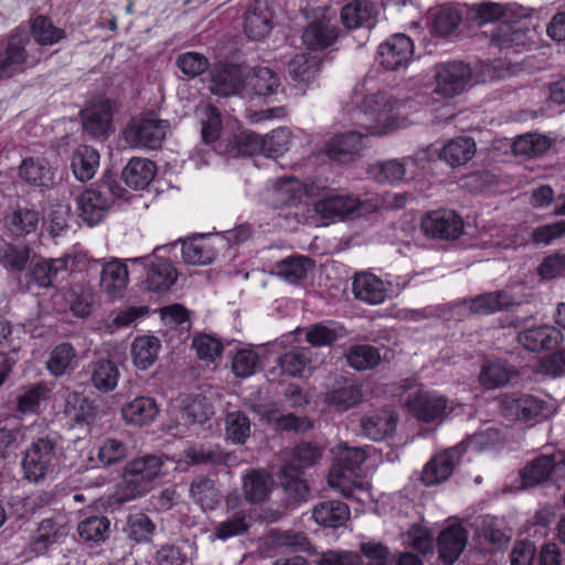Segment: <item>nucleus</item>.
Returning <instances> with one entry per match:
<instances>
[{"label":"nucleus","mask_w":565,"mask_h":565,"mask_svg":"<svg viewBox=\"0 0 565 565\" xmlns=\"http://www.w3.org/2000/svg\"><path fill=\"white\" fill-rule=\"evenodd\" d=\"M394 102L384 93L364 98L362 107L354 109L353 119L364 131L338 134L326 143V154L333 161L345 162L362 149V139L369 135H385L392 128Z\"/></svg>","instance_id":"nucleus-1"},{"label":"nucleus","mask_w":565,"mask_h":565,"mask_svg":"<svg viewBox=\"0 0 565 565\" xmlns=\"http://www.w3.org/2000/svg\"><path fill=\"white\" fill-rule=\"evenodd\" d=\"M63 443L57 431L39 434L23 452V478L34 484L42 482L58 466L63 457Z\"/></svg>","instance_id":"nucleus-2"},{"label":"nucleus","mask_w":565,"mask_h":565,"mask_svg":"<svg viewBox=\"0 0 565 565\" xmlns=\"http://www.w3.org/2000/svg\"><path fill=\"white\" fill-rule=\"evenodd\" d=\"M127 193L116 178L106 172L102 179L86 189L76 200L78 215L88 226L97 225L114 203Z\"/></svg>","instance_id":"nucleus-3"},{"label":"nucleus","mask_w":565,"mask_h":565,"mask_svg":"<svg viewBox=\"0 0 565 565\" xmlns=\"http://www.w3.org/2000/svg\"><path fill=\"white\" fill-rule=\"evenodd\" d=\"M163 460L158 455H145L126 463L122 479L117 486L119 502H128L145 495L153 487V481L161 473Z\"/></svg>","instance_id":"nucleus-4"},{"label":"nucleus","mask_w":565,"mask_h":565,"mask_svg":"<svg viewBox=\"0 0 565 565\" xmlns=\"http://www.w3.org/2000/svg\"><path fill=\"white\" fill-rule=\"evenodd\" d=\"M366 454L361 447L340 446L337 455V467L329 473V486L345 498H353L356 490H362L361 481H351L353 471L365 461Z\"/></svg>","instance_id":"nucleus-5"},{"label":"nucleus","mask_w":565,"mask_h":565,"mask_svg":"<svg viewBox=\"0 0 565 565\" xmlns=\"http://www.w3.org/2000/svg\"><path fill=\"white\" fill-rule=\"evenodd\" d=\"M30 42L29 31L23 26L15 28L0 39V81L10 78L25 68L30 60L26 50Z\"/></svg>","instance_id":"nucleus-6"},{"label":"nucleus","mask_w":565,"mask_h":565,"mask_svg":"<svg viewBox=\"0 0 565 565\" xmlns=\"http://www.w3.org/2000/svg\"><path fill=\"white\" fill-rule=\"evenodd\" d=\"M377 203L372 200H360L351 195L330 194L315 203V211L322 218L334 221L345 217H360L373 213Z\"/></svg>","instance_id":"nucleus-7"},{"label":"nucleus","mask_w":565,"mask_h":565,"mask_svg":"<svg viewBox=\"0 0 565 565\" xmlns=\"http://www.w3.org/2000/svg\"><path fill=\"white\" fill-rule=\"evenodd\" d=\"M169 121L156 117L132 118L122 131L125 141L132 148L159 149L166 138Z\"/></svg>","instance_id":"nucleus-8"},{"label":"nucleus","mask_w":565,"mask_h":565,"mask_svg":"<svg viewBox=\"0 0 565 565\" xmlns=\"http://www.w3.org/2000/svg\"><path fill=\"white\" fill-rule=\"evenodd\" d=\"M502 415L510 420L534 425L548 417L550 405L543 399L529 394L511 395L501 403Z\"/></svg>","instance_id":"nucleus-9"},{"label":"nucleus","mask_w":565,"mask_h":565,"mask_svg":"<svg viewBox=\"0 0 565 565\" xmlns=\"http://www.w3.org/2000/svg\"><path fill=\"white\" fill-rule=\"evenodd\" d=\"M471 68L462 62H447L435 66L434 93L443 98L461 94L471 82Z\"/></svg>","instance_id":"nucleus-10"},{"label":"nucleus","mask_w":565,"mask_h":565,"mask_svg":"<svg viewBox=\"0 0 565 565\" xmlns=\"http://www.w3.org/2000/svg\"><path fill=\"white\" fill-rule=\"evenodd\" d=\"M364 398L362 385L345 376H337L322 393V402L337 413L359 406Z\"/></svg>","instance_id":"nucleus-11"},{"label":"nucleus","mask_w":565,"mask_h":565,"mask_svg":"<svg viewBox=\"0 0 565 565\" xmlns=\"http://www.w3.org/2000/svg\"><path fill=\"white\" fill-rule=\"evenodd\" d=\"M565 470V456L562 451L540 455L520 471L522 488L542 484Z\"/></svg>","instance_id":"nucleus-12"},{"label":"nucleus","mask_w":565,"mask_h":565,"mask_svg":"<svg viewBox=\"0 0 565 565\" xmlns=\"http://www.w3.org/2000/svg\"><path fill=\"white\" fill-rule=\"evenodd\" d=\"M466 450L467 443L462 441L433 457L423 469L420 478L423 483L431 487L446 481L461 461Z\"/></svg>","instance_id":"nucleus-13"},{"label":"nucleus","mask_w":565,"mask_h":565,"mask_svg":"<svg viewBox=\"0 0 565 565\" xmlns=\"http://www.w3.org/2000/svg\"><path fill=\"white\" fill-rule=\"evenodd\" d=\"M422 230L428 237L451 241L462 233L463 222L452 210H437L422 220Z\"/></svg>","instance_id":"nucleus-14"},{"label":"nucleus","mask_w":565,"mask_h":565,"mask_svg":"<svg viewBox=\"0 0 565 565\" xmlns=\"http://www.w3.org/2000/svg\"><path fill=\"white\" fill-rule=\"evenodd\" d=\"M337 20L327 9L320 17L316 15L303 30L302 43L310 50H323L331 46L338 39Z\"/></svg>","instance_id":"nucleus-15"},{"label":"nucleus","mask_w":565,"mask_h":565,"mask_svg":"<svg viewBox=\"0 0 565 565\" xmlns=\"http://www.w3.org/2000/svg\"><path fill=\"white\" fill-rule=\"evenodd\" d=\"M278 484L284 492V505L295 510L311 498V489L305 473L296 471L291 466H281L277 472Z\"/></svg>","instance_id":"nucleus-16"},{"label":"nucleus","mask_w":565,"mask_h":565,"mask_svg":"<svg viewBox=\"0 0 565 565\" xmlns=\"http://www.w3.org/2000/svg\"><path fill=\"white\" fill-rule=\"evenodd\" d=\"M116 104L110 99L93 102L81 111L85 131L94 138H106L111 130Z\"/></svg>","instance_id":"nucleus-17"},{"label":"nucleus","mask_w":565,"mask_h":565,"mask_svg":"<svg viewBox=\"0 0 565 565\" xmlns=\"http://www.w3.org/2000/svg\"><path fill=\"white\" fill-rule=\"evenodd\" d=\"M413 52L412 39L404 33H397L391 35L379 46L377 60L384 68L395 71L408 64Z\"/></svg>","instance_id":"nucleus-18"},{"label":"nucleus","mask_w":565,"mask_h":565,"mask_svg":"<svg viewBox=\"0 0 565 565\" xmlns=\"http://www.w3.org/2000/svg\"><path fill=\"white\" fill-rule=\"evenodd\" d=\"M531 31L523 20H502L491 32L490 43L501 51L513 50L525 46L532 41Z\"/></svg>","instance_id":"nucleus-19"},{"label":"nucleus","mask_w":565,"mask_h":565,"mask_svg":"<svg viewBox=\"0 0 565 565\" xmlns=\"http://www.w3.org/2000/svg\"><path fill=\"white\" fill-rule=\"evenodd\" d=\"M224 242L217 235L198 234L182 244V258L189 265L205 266L212 264Z\"/></svg>","instance_id":"nucleus-20"},{"label":"nucleus","mask_w":565,"mask_h":565,"mask_svg":"<svg viewBox=\"0 0 565 565\" xmlns=\"http://www.w3.org/2000/svg\"><path fill=\"white\" fill-rule=\"evenodd\" d=\"M210 90L213 95L230 97L245 93L246 74L235 64L216 65L211 71Z\"/></svg>","instance_id":"nucleus-21"},{"label":"nucleus","mask_w":565,"mask_h":565,"mask_svg":"<svg viewBox=\"0 0 565 565\" xmlns=\"http://www.w3.org/2000/svg\"><path fill=\"white\" fill-rule=\"evenodd\" d=\"M83 372L87 383L103 394L115 391L120 379L118 364L109 358L92 360Z\"/></svg>","instance_id":"nucleus-22"},{"label":"nucleus","mask_w":565,"mask_h":565,"mask_svg":"<svg viewBox=\"0 0 565 565\" xmlns=\"http://www.w3.org/2000/svg\"><path fill=\"white\" fill-rule=\"evenodd\" d=\"M141 263L147 269V288L153 292L168 290L177 280V271L171 263L158 259L156 256H145L130 259Z\"/></svg>","instance_id":"nucleus-23"},{"label":"nucleus","mask_w":565,"mask_h":565,"mask_svg":"<svg viewBox=\"0 0 565 565\" xmlns=\"http://www.w3.org/2000/svg\"><path fill=\"white\" fill-rule=\"evenodd\" d=\"M214 151L232 158L264 153L263 136L253 131H243L227 137V141L214 146Z\"/></svg>","instance_id":"nucleus-24"},{"label":"nucleus","mask_w":565,"mask_h":565,"mask_svg":"<svg viewBox=\"0 0 565 565\" xmlns=\"http://www.w3.org/2000/svg\"><path fill=\"white\" fill-rule=\"evenodd\" d=\"M447 398L431 392H417L407 402L412 414L422 422L441 420L447 408Z\"/></svg>","instance_id":"nucleus-25"},{"label":"nucleus","mask_w":565,"mask_h":565,"mask_svg":"<svg viewBox=\"0 0 565 565\" xmlns=\"http://www.w3.org/2000/svg\"><path fill=\"white\" fill-rule=\"evenodd\" d=\"M74 258L65 256L63 258H55L51 260L32 259L28 271L29 281L36 284L41 288L54 286L58 280V276L72 269Z\"/></svg>","instance_id":"nucleus-26"},{"label":"nucleus","mask_w":565,"mask_h":565,"mask_svg":"<svg viewBox=\"0 0 565 565\" xmlns=\"http://www.w3.org/2000/svg\"><path fill=\"white\" fill-rule=\"evenodd\" d=\"M273 29V12L264 1H255L244 15V32L249 40L260 41Z\"/></svg>","instance_id":"nucleus-27"},{"label":"nucleus","mask_w":565,"mask_h":565,"mask_svg":"<svg viewBox=\"0 0 565 565\" xmlns=\"http://www.w3.org/2000/svg\"><path fill=\"white\" fill-rule=\"evenodd\" d=\"M313 521L326 529H338L350 520L349 505L335 499L322 500L312 508Z\"/></svg>","instance_id":"nucleus-28"},{"label":"nucleus","mask_w":565,"mask_h":565,"mask_svg":"<svg viewBox=\"0 0 565 565\" xmlns=\"http://www.w3.org/2000/svg\"><path fill=\"white\" fill-rule=\"evenodd\" d=\"M562 339V332L551 326L526 329L518 334L519 343L532 352L553 350L559 344Z\"/></svg>","instance_id":"nucleus-29"},{"label":"nucleus","mask_w":565,"mask_h":565,"mask_svg":"<svg viewBox=\"0 0 565 565\" xmlns=\"http://www.w3.org/2000/svg\"><path fill=\"white\" fill-rule=\"evenodd\" d=\"M281 83L278 74L269 67H254L246 74L245 93L257 97H270L278 93Z\"/></svg>","instance_id":"nucleus-30"},{"label":"nucleus","mask_w":565,"mask_h":565,"mask_svg":"<svg viewBox=\"0 0 565 565\" xmlns=\"http://www.w3.org/2000/svg\"><path fill=\"white\" fill-rule=\"evenodd\" d=\"M398 416L395 412L383 409L361 419V433L371 440L380 441L394 434Z\"/></svg>","instance_id":"nucleus-31"},{"label":"nucleus","mask_w":565,"mask_h":565,"mask_svg":"<svg viewBox=\"0 0 565 565\" xmlns=\"http://www.w3.org/2000/svg\"><path fill=\"white\" fill-rule=\"evenodd\" d=\"M352 291L356 299L369 305L382 303L386 298L384 281L371 273H359L353 277Z\"/></svg>","instance_id":"nucleus-32"},{"label":"nucleus","mask_w":565,"mask_h":565,"mask_svg":"<svg viewBox=\"0 0 565 565\" xmlns=\"http://www.w3.org/2000/svg\"><path fill=\"white\" fill-rule=\"evenodd\" d=\"M97 406L83 393L72 391L65 396L64 414L77 425H90L97 417Z\"/></svg>","instance_id":"nucleus-33"},{"label":"nucleus","mask_w":565,"mask_h":565,"mask_svg":"<svg viewBox=\"0 0 565 565\" xmlns=\"http://www.w3.org/2000/svg\"><path fill=\"white\" fill-rule=\"evenodd\" d=\"M19 177L28 184L49 189L54 182V172L43 158H26L19 167Z\"/></svg>","instance_id":"nucleus-34"},{"label":"nucleus","mask_w":565,"mask_h":565,"mask_svg":"<svg viewBox=\"0 0 565 565\" xmlns=\"http://www.w3.org/2000/svg\"><path fill=\"white\" fill-rule=\"evenodd\" d=\"M189 493L194 503L203 511L217 509L222 500V493L216 487V482L205 476H199L192 480Z\"/></svg>","instance_id":"nucleus-35"},{"label":"nucleus","mask_w":565,"mask_h":565,"mask_svg":"<svg viewBox=\"0 0 565 565\" xmlns=\"http://www.w3.org/2000/svg\"><path fill=\"white\" fill-rule=\"evenodd\" d=\"M473 138L460 136L449 140L440 150L439 158L452 168L468 163L476 154Z\"/></svg>","instance_id":"nucleus-36"},{"label":"nucleus","mask_w":565,"mask_h":565,"mask_svg":"<svg viewBox=\"0 0 565 565\" xmlns=\"http://www.w3.org/2000/svg\"><path fill=\"white\" fill-rule=\"evenodd\" d=\"M159 407L152 397L139 396L121 408L124 420L129 425L145 426L154 420Z\"/></svg>","instance_id":"nucleus-37"},{"label":"nucleus","mask_w":565,"mask_h":565,"mask_svg":"<svg viewBox=\"0 0 565 565\" xmlns=\"http://www.w3.org/2000/svg\"><path fill=\"white\" fill-rule=\"evenodd\" d=\"M129 274L125 263L113 259L103 265L100 271V288L111 298H116L128 285Z\"/></svg>","instance_id":"nucleus-38"},{"label":"nucleus","mask_w":565,"mask_h":565,"mask_svg":"<svg viewBox=\"0 0 565 565\" xmlns=\"http://www.w3.org/2000/svg\"><path fill=\"white\" fill-rule=\"evenodd\" d=\"M467 544V533L461 526L443 530L438 536L439 557L446 564L455 563Z\"/></svg>","instance_id":"nucleus-39"},{"label":"nucleus","mask_w":565,"mask_h":565,"mask_svg":"<svg viewBox=\"0 0 565 565\" xmlns=\"http://www.w3.org/2000/svg\"><path fill=\"white\" fill-rule=\"evenodd\" d=\"M156 171V164L151 160L131 158L122 170L121 178L129 188L143 190L153 180Z\"/></svg>","instance_id":"nucleus-40"},{"label":"nucleus","mask_w":565,"mask_h":565,"mask_svg":"<svg viewBox=\"0 0 565 565\" xmlns=\"http://www.w3.org/2000/svg\"><path fill=\"white\" fill-rule=\"evenodd\" d=\"M315 267L313 260L307 256H289L275 264L274 273L288 281L298 285L303 281Z\"/></svg>","instance_id":"nucleus-41"},{"label":"nucleus","mask_w":565,"mask_h":565,"mask_svg":"<svg viewBox=\"0 0 565 565\" xmlns=\"http://www.w3.org/2000/svg\"><path fill=\"white\" fill-rule=\"evenodd\" d=\"M345 335V328L334 321L318 322L306 328V341L315 348L330 347Z\"/></svg>","instance_id":"nucleus-42"},{"label":"nucleus","mask_w":565,"mask_h":565,"mask_svg":"<svg viewBox=\"0 0 565 565\" xmlns=\"http://www.w3.org/2000/svg\"><path fill=\"white\" fill-rule=\"evenodd\" d=\"M99 166V153L90 146H78L72 156V171L81 182L89 181Z\"/></svg>","instance_id":"nucleus-43"},{"label":"nucleus","mask_w":565,"mask_h":565,"mask_svg":"<svg viewBox=\"0 0 565 565\" xmlns=\"http://www.w3.org/2000/svg\"><path fill=\"white\" fill-rule=\"evenodd\" d=\"M515 376L516 372L512 365L505 361L494 360L483 363L479 381L484 388L493 390L504 386Z\"/></svg>","instance_id":"nucleus-44"},{"label":"nucleus","mask_w":565,"mask_h":565,"mask_svg":"<svg viewBox=\"0 0 565 565\" xmlns=\"http://www.w3.org/2000/svg\"><path fill=\"white\" fill-rule=\"evenodd\" d=\"M322 60L317 54L301 53L288 63V74L297 83H310L321 70Z\"/></svg>","instance_id":"nucleus-45"},{"label":"nucleus","mask_w":565,"mask_h":565,"mask_svg":"<svg viewBox=\"0 0 565 565\" xmlns=\"http://www.w3.org/2000/svg\"><path fill=\"white\" fill-rule=\"evenodd\" d=\"M201 138L206 147L214 150V146L218 142L227 141V138L222 137V119L218 109L209 104L201 109Z\"/></svg>","instance_id":"nucleus-46"},{"label":"nucleus","mask_w":565,"mask_h":565,"mask_svg":"<svg viewBox=\"0 0 565 565\" xmlns=\"http://www.w3.org/2000/svg\"><path fill=\"white\" fill-rule=\"evenodd\" d=\"M271 486L273 479L269 473L263 470H252L243 479L245 499L250 503L263 502L267 499Z\"/></svg>","instance_id":"nucleus-47"},{"label":"nucleus","mask_w":565,"mask_h":565,"mask_svg":"<svg viewBox=\"0 0 565 565\" xmlns=\"http://www.w3.org/2000/svg\"><path fill=\"white\" fill-rule=\"evenodd\" d=\"M225 439L234 445H244L250 436V419L241 409L228 411L224 417Z\"/></svg>","instance_id":"nucleus-48"},{"label":"nucleus","mask_w":565,"mask_h":565,"mask_svg":"<svg viewBox=\"0 0 565 565\" xmlns=\"http://www.w3.org/2000/svg\"><path fill=\"white\" fill-rule=\"evenodd\" d=\"M160 348L161 343L157 337L142 335L136 338L131 345L134 364L139 370L149 369L157 361Z\"/></svg>","instance_id":"nucleus-49"},{"label":"nucleus","mask_w":565,"mask_h":565,"mask_svg":"<svg viewBox=\"0 0 565 565\" xmlns=\"http://www.w3.org/2000/svg\"><path fill=\"white\" fill-rule=\"evenodd\" d=\"M514 305L513 297L507 291H495L479 295L469 300V310L477 315H490L508 309Z\"/></svg>","instance_id":"nucleus-50"},{"label":"nucleus","mask_w":565,"mask_h":565,"mask_svg":"<svg viewBox=\"0 0 565 565\" xmlns=\"http://www.w3.org/2000/svg\"><path fill=\"white\" fill-rule=\"evenodd\" d=\"M40 213L33 207H18L6 217V227L14 236H25L38 228Z\"/></svg>","instance_id":"nucleus-51"},{"label":"nucleus","mask_w":565,"mask_h":565,"mask_svg":"<svg viewBox=\"0 0 565 565\" xmlns=\"http://www.w3.org/2000/svg\"><path fill=\"white\" fill-rule=\"evenodd\" d=\"M29 35L42 46L54 45L62 41L66 33L63 29L54 25L46 15H36L31 21Z\"/></svg>","instance_id":"nucleus-52"},{"label":"nucleus","mask_w":565,"mask_h":565,"mask_svg":"<svg viewBox=\"0 0 565 565\" xmlns=\"http://www.w3.org/2000/svg\"><path fill=\"white\" fill-rule=\"evenodd\" d=\"M1 246L0 265L12 273L23 271L31 259L30 246L23 243H8L6 241H3Z\"/></svg>","instance_id":"nucleus-53"},{"label":"nucleus","mask_w":565,"mask_h":565,"mask_svg":"<svg viewBox=\"0 0 565 565\" xmlns=\"http://www.w3.org/2000/svg\"><path fill=\"white\" fill-rule=\"evenodd\" d=\"M461 22V10L450 4L438 7L431 14V29L441 36L452 34Z\"/></svg>","instance_id":"nucleus-54"},{"label":"nucleus","mask_w":565,"mask_h":565,"mask_svg":"<svg viewBox=\"0 0 565 565\" xmlns=\"http://www.w3.org/2000/svg\"><path fill=\"white\" fill-rule=\"evenodd\" d=\"M156 529V524L147 514L137 512L127 516L124 531L130 541L140 544L151 542Z\"/></svg>","instance_id":"nucleus-55"},{"label":"nucleus","mask_w":565,"mask_h":565,"mask_svg":"<svg viewBox=\"0 0 565 565\" xmlns=\"http://www.w3.org/2000/svg\"><path fill=\"white\" fill-rule=\"evenodd\" d=\"M76 364V350L68 342L57 344L46 361L47 371L55 377L64 375L67 370L74 369Z\"/></svg>","instance_id":"nucleus-56"},{"label":"nucleus","mask_w":565,"mask_h":565,"mask_svg":"<svg viewBox=\"0 0 565 565\" xmlns=\"http://www.w3.org/2000/svg\"><path fill=\"white\" fill-rule=\"evenodd\" d=\"M270 196L274 207L289 206L301 198L300 182L292 177L281 178L274 183Z\"/></svg>","instance_id":"nucleus-57"},{"label":"nucleus","mask_w":565,"mask_h":565,"mask_svg":"<svg viewBox=\"0 0 565 565\" xmlns=\"http://www.w3.org/2000/svg\"><path fill=\"white\" fill-rule=\"evenodd\" d=\"M79 537L86 542H105L110 533V521L104 515H92L85 518L77 525Z\"/></svg>","instance_id":"nucleus-58"},{"label":"nucleus","mask_w":565,"mask_h":565,"mask_svg":"<svg viewBox=\"0 0 565 565\" xmlns=\"http://www.w3.org/2000/svg\"><path fill=\"white\" fill-rule=\"evenodd\" d=\"M47 393L49 388L44 382L21 387L17 396V412L21 414L36 413Z\"/></svg>","instance_id":"nucleus-59"},{"label":"nucleus","mask_w":565,"mask_h":565,"mask_svg":"<svg viewBox=\"0 0 565 565\" xmlns=\"http://www.w3.org/2000/svg\"><path fill=\"white\" fill-rule=\"evenodd\" d=\"M311 359L312 351L310 348L297 347L280 355L277 362L282 373L298 376L311 363Z\"/></svg>","instance_id":"nucleus-60"},{"label":"nucleus","mask_w":565,"mask_h":565,"mask_svg":"<svg viewBox=\"0 0 565 565\" xmlns=\"http://www.w3.org/2000/svg\"><path fill=\"white\" fill-rule=\"evenodd\" d=\"M349 365L358 371H365L375 367L381 355L379 350L370 344L352 345L345 353Z\"/></svg>","instance_id":"nucleus-61"},{"label":"nucleus","mask_w":565,"mask_h":565,"mask_svg":"<svg viewBox=\"0 0 565 565\" xmlns=\"http://www.w3.org/2000/svg\"><path fill=\"white\" fill-rule=\"evenodd\" d=\"M129 454V447L124 440L107 437L102 440L97 459L103 467H110L122 462Z\"/></svg>","instance_id":"nucleus-62"},{"label":"nucleus","mask_w":565,"mask_h":565,"mask_svg":"<svg viewBox=\"0 0 565 565\" xmlns=\"http://www.w3.org/2000/svg\"><path fill=\"white\" fill-rule=\"evenodd\" d=\"M321 457V450L311 443L297 445L288 459L281 466H291L296 471L305 473V470L313 466Z\"/></svg>","instance_id":"nucleus-63"},{"label":"nucleus","mask_w":565,"mask_h":565,"mask_svg":"<svg viewBox=\"0 0 565 565\" xmlns=\"http://www.w3.org/2000/svg\"><path fill=\"white\" fill-rule=\"evenodd\" d=\"M551 147L545 136L526 134L518 137L512 143V151L515 156L537 157L546 152Z\"/></svg>","instance_id":"nucleus-64"}]
</instances>
